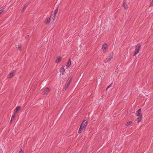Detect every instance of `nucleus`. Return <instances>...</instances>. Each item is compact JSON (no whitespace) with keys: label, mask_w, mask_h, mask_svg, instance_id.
<instances>
[{"label":"nucleus","mask_w":153,"mask_h":153,"mask_svg":"<svg viewBox=\"0 0 153 153\" xmlns=\"http://www.w3.org/2000/svg\"><path fill=\"white\" fill-rule=\"evenodd\" d=\"M142 115H141L140 116H139V117H138L137 119V121L138 123H139L141 121V120L142 119Z\"/></svg>","instance_id":"dca6fc26"},{"label":"nucleus","mask_w":153,"mask_h":153,"mask_svg":"<svg viewBox=\"0 0 153 153\" xmlns=\"http://www.w3.org/2000/svg\"><path fill=\"white\" fill-rule=\"evenodd\" d=\"M3 11V10H0V15L2 13V12Z\"/></svg>","instance_id":"c85d7f7f"},{"label":"nucleus","mask_w":153,"mask_h":153,"mask_svg":"<svg viewBox=\"0 0 153 153\" xmlns=\"http://www.w3.org/2000/svg\"><path fill=\"white\" fill-rule=\"evenodd\" d=\"M73 79V76H70L69 77L68 80L66 82V84H67L68 82L70 84L71 82V81L72 79Z\"/></svg>","instance_id":"6e6552de"},{"label":"nucleus","mask_w":153,"mask_h":153,"mask_svg":"<svg viewBox=\"0 0 153 153\" xmlns=\"http://www.w3.org/2000/svg\"><path fill=\"white\" fill-rule=\"evenodd\" d=\"M71 65V61L70 58H69L68 59V62L67 63V65H66V66L68 67Z\"/></svg>","instance_id":"f8f14e48"},{"label":"nucleus","mask_w":153,"mask_h":153,"mask_svg":"<svg viewBox=\"0 0 153 153\" xmlns=\"http://www.w3.org/2000/svg\"><path fill=\"white\" fill-rule=\"evenodd\" d=\"M29 4H25L24 5L23 7H24V8H26V7L28 6V5Z\"/></svg>","instance_id":"5701e85b"},{"label":"nucleus","mask_w":153,"mask_h":153,"mask_svg":"<svg viewBox=\"0 0 153 153\" xmlns=\"http://www.w3.org/2000/svg\"><path fill=\"white\" fill-rule=\"evenodd\" d=\"M88 121H85V120H84L81 123V125L82 126H83L85 127H86V126L87 125Z\"/></svg>","instance_id":"0eeeda50"},{"label":"nucleus","mask_w":153,"mask_h":153,"mask_svg":"<svg viewBox=\"0 0 153 153\" xmlns=\"http://www.w3.org/2000/svg\"><path fill=\"white\" fill-rule=\"evenodd\" d=\"M86 127L83 126H82L81 125H80L79 128V129L78 132L79 134L81 133L82 132V130H85Z\"/></svg>","instance_id":"20e7f679"},{"label":"nucleus","mask_w":153,"mask_h":153,"mask_svg":"<svg viewBox=\"0 0 153 153\" xmlns=\"http://www.w3.org/2000/svg\"><path fill=\"white\" fill-rule=\"evenodd\" d=\"M18 48L19 50H21L22 49V47L21 45H20L19 47H18Z\"/></svg>","instance_id":"bb28decb"},{"label":"nucleus","mask_w":153,"mask_h":153,"mask_svg":"<svg viewBox=\"0 0 153 153\" xmlns=\"http://www.w3.org/2000/svg\"><path fill=\"white\" fill-rule=\"evenodd\" d=\"M19 153H24V152L22 149H20V151Z\"/></svg>","instance_id":"b1692460"},{"label":"nucleus","mask_w":153,"mask_h":153,"mask_svg":"<svg viewBox=\"0 0 153 153\" xmlns=\"http://www.w3.org/2000/svg\"><path fill=\"white\" fill-rule=\"evenodd\" d=\"M65 69L64 68V66H63L60 69V72L62 73V74H63L65 72Z\"/></svg>","instance_id":"4468645a"},{"label":"nucleus","mask_w":153,"mask_h":153,"mask_svg":"<svg viewBox=\"0 0 153 153\" xmlns=\"http://www.w3.org/2000/svg\"><path fill=\"white\" fill-rule=\"evenodd\" d=\"M29 37V35H27V36H26L25 37V39H27L28 37Z\"/></svg>","instance_id":"c756f323"},{"label":"nucleus","mask_w":153,"mask_h":153,"mask_svg":"<svg viewBox=\"0 0 153 153\" xmlns=\"http://www.w3.org/2000/svg\"><path fill=\"white\" fill-rule=\"evenodd\" d=\"M153 6V0H152L151 1L150 6Z\"/></svg>","instance_id":"a878e982"},{"label":"nucleus","mask_w":153,"mask_h":153,"mask_svg":"<svg viewBox=\"0 0 153 153\" xmlns=\"http://www.w3.org/2000/svg\"><path fill=\"white\" fill-rule=\"evenodd\" d=\"M21 108V106H18L16 107V108L14 110V114H16L17 113V112L18 111H19Z\"/></svg>","instance_id":"423d86ee"},{"label":"nucleus","mask_w":153,"mask_h":153,"mask_svg":"<svg viewBox=\"0 0 153 153\" xmlns=\"http://www.w3.org/2000/svg\"><path fill=\"white\" fill-rule=\"evenodd\" d=\"M70 85V84L68 82L67 84H65V90H66L68 88Z\"/></svg>","instance_id":"a211bd4d"},{"label":"nucleus","mask_w":153,"mask_h":153,"mask_svg":"<svg viewBox=\"0 0 153 153\" xmlns=\"http://www.w3.org/2000/svg\"><path fill=\"white\" fill-rule=\"evenodd\" d=\"M59 9V6H58L57 8L54 11V15H56V14L57 13V12L58 11Z\"/></svg>","instance_id":"6ab92c4d"},{"label":"nucleus","mask_w":153,"mask_h":153,"mask_svg":"<svg viewBox=\"0 0 153 153\" xmlns=\"http://www.w3.org/2000/svg\"><path fill=\"white\" fill-rule=\"evenodd\" d=\"M13 120H12V119H11V120L10 121V123H11V122H12Z\"/></svg>","instance_id":"7c9ffc66"},{"label":"nucleus","mask_w":153,"mask_h":153,"mask_svg":"<svg viewBox=\"0 0 153 153\" xmlns=\"http://www.w3.org/2000/svg\"><path fill=\"white\" fill-rule=\"evenodd\" d=\"M141 108H139L137 111H136V116H140L141 115H142V114H141Z\"/></svg>","instance_id":"39448f33"},{"label":"nucleus","mask_w":153,"mask_h":153,"mask_svg":"<svg viewBox=\"0 0 153 153\" xmlns=\"http://www.w3.org/2000/svg\"><path fill=\"white\" fill-rule=\"evenodd\" d=\"M62 57L60 56H58L56 60L55 61V63H59L62 60Z\"/></svg>","instance_id":"1a4fd4ad"},{"label":"nucleus","mask_w":153,"mask_h":153,"mask_svg":"<svg viewBox=\"0 0 153 153\" xmlns=\"http://www.w3.org/2000/svg\"><path fill=\"white\" fill-rule=\"evenodd\" d=\"M14 76V74L13 73H10L7 76V78H10L12 77L13 76Z\"/></svg>","instance_id":"f3484780"},{"label":"nucleus","mask_w":153,"mask_h":153,"mask_svg":"<svg viewBox=\"0 0 153 153\" xmlns=\"http://www.w3.org/2000/svg\"><path fill=\"white\" fill-rule=\"evenodd\" d=\"M26 9V8H24V7H23V9H22L21 10V13H23L24 11Z\"/></svg>","instance_id":"393cba45"},{"label":"nucleus","mask_w":153,"mask_h":153,"mask_svg":"<svg viewBox=\"0 0 153 153\" xmlns=\"http://www.w3.org/2000/svg\"><path fill=\"white\" fill-rule=\"evenodd\" d=\"M15 114H14V115H12L11 118V119H12V120H13L15 118V117L16 116Z\"/></svg>","instance_id":"4be33fe9"},{"label":"nucleus","mask_w":153,"mask_h":153,"mask_svg":"<svg viewBox=\"0 0 153 153\" xmlns=\"http://www.w3.org/2000/svg\"><path fill=\"white\" fill-rule=\"evenodd\" d=\"M108 46V45L106 43H105L102 45V49L104 51H106V49L107 47Z\"/></svg>","instance_id":"9b49d317"},{"label":"nucleus","mask_w":153,"mask_h":153,"mask_svg":"<svg viewBox=\"0 0 153 153\" xmlns=\"http://www.w3.org/2000/svg\"><path fill=\"white\" fill-rule=\"evenodd\" d=\"M6 7L4 6H3L2 7H1L2 9H1V10H3Z\"/></svg>","instance_id":"cd10ccee"},{"label":"nucleus","mask_w":153,"mask_h":153,"mask_svg":"<svg viewBox=\"0 0 153 153\" xmlns=\"http://www.w3.org/2000/svg\"><path fill=\"white\" fill-rule=\"evenodd\" d=\"M141 45L140 44H138L135 46V49L134 51V53L133 54V56H135L137 53H138L141 48Z\"/></svg>","instance_id":"f257e3e1"},{"label":"nucleus","mask_w":153,"mask_h":153,"mask_svg":"<svg viewBox=\"0 0 153 153\" xmlns=\"http://www.w3.org/2000/svg\"><path fill=\"white\" fill-rule=\"evenodd\" d=\"M112 83L110 85H109V86H108V87H107V88H106V91H107V89L111 87V86L112 85Z\"/></svg>","instance_id":"412c9836"},{"label":"nucleus","mask_w":153,"mask_h":153,"mask_svg":"<svg viewBox=\"0 0 153 153\" xmlns=\"http://www.w3.org/2000/svg\"><path fill=\"white\" fill-rule=\"evenodd\" d=\"M51 20L50 19V18H46L45 19L44 22V23L46 24H49L50 23Z\"/></svg>","instance_id":"ddd939ff"},{"label":"nucleus","mask_w":153,"mask_h":153,"mask_svg":"<svg viewBox=\"0 0 153 153\" xmlns=\"http://www.w3.org/2000/svg\"><path fill=\"white\" fill-rule=\"evenodd\" d=\"M132 122L131 121H129L127 122L126 124V126H128Z\"/></svg>","instance_id":"aec40b11"},{"label":"nucleus","mask_w":153,"mask_h":153,"mask_svg":"<svg viewBox=\"0 0 153 153\" xmlns=\"http://www.w3.org/2000/svg\"><path fill=\"white\" fill-rule=\"evenodd\" d=\"M113 52H111L108 54V57L106 58L104 60L105 63H107L110 61L111 59L113 58Z\"/></svg>","instance_id":"f03ea898"},{"label":"nucleus","mask_w":153,"mask_h":153,"mask_svg":"<svg viewBox=\"0 0 153 153\" xmlns=\"http://www.w3.org/2000/svg\"><path fill=\"white\" fill-rule=\"evenodd\" d=\"M123 5L124 8V9L125 10L127 9L128 8V6L126 3L125 1H123Z\"/></svg>","instance_id":"9d476101"},{"label":"nucleus","mask_w":153,"mask_h":153,"mask_svg":"<svg viewBox=\"0 0 153 153\" xmlns=\"http://www.w3.org/2000/svg\"><path fill=\"white\" fill-rule=\"evenodd\" d=\"M56 16V15H54V14H51L49 18H50L51 20V19H53V21L55 19V17Z\"/></svg>","instance_id":"2eb2a0df"},{"label":"nucleus","mask_w":153,"mask_h":153,"mask_svg":"<svg viewBox=\"0 0 153 153\" xmlns=\"http://www.w3.org/2000/svg\"><path fill=\"white\" fill-rule=\"evenodd\" d=\"M50 91V89L48 87L44 89L42 93V94H48Z\"/></svg>","instance_id":"7ed1b4c3"}]
</instances>
